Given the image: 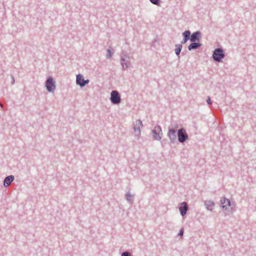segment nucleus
Returning <instances> with one entry per match:
<instances>
[{
  "instance_id": "2eb2a0df",
  "label": "nucleus",
  "mask_w": 256,
  "mask_h": 256,
  "mask_svg": "<svg viewBox=\"0 0 256 256\" xmlns=\"http://www.w3.org/2000/svg\"><path fill=\"white\" fill-rule=\"evenodd\" d=\"M84 82V78L82 74H78L76 77V84L80 88H83V84Z\"/></svg>"
},
{
  "instance_id": "20e7f679",
  "label": "nucleus",
  "mask_w": 256,
  "mask_h": 256,
  "mask_svg": "<svg viewBox=\"0 0 256 256\" xmlns=\"http://www.w3.org/2000/svg\"><path fill=\"white\" fill-rule=\"evenodd\" d=\"M46 90L49 92H53L56 88V82L52 76H48L45 82Z\"/></svg>"
},
{
  "instance_id": "9b49d317",
  "label": "nucleus",
  "mask_w": 256,
  "mask_h": 256,
  "mask_svg": "<svg viewBox=\"0 0 256 256\" xmlns=\"http://www.w3.org/2000/svg\"><path fill=\"white\" fill-rule=\"evenodd\" d=\"M14 176L13 175H10L6 176L4 180L3 184L5 187L9 186L12 182L14 180Z\"/></svg>"
},
{
  "instance_id": "b1692460",
  "label": "nucleus",
  "mask_w": 256,
  "mask_h": 256,
  "mask_svg": "<svg viewBox=\"0 0 256 256\" xmlns=\"http://www.w3.org/2000/svg\"><path fill=\"white\" fill-rule=\"evenodd\" d=\"M89 80L88 79L87 80H84V84H83V88L87 84H88L89 82Z\"/></svg>"
},
{
  "instance_id": "aec40b11",
  "label": "nucleus",
  "mask_w": 256,
  "mask_h": 256,
  "mask_svg": "<svg viewBox=\"0 0 256 256\" xmlns=\"http://www.w3.org/2000/svg\"><path fill=\"white\" fill-rule=\"evenodd\" d=\"M150 2L156 6H159L160 4V0H150Z\"/></svg>"
},
{
  "instance_id": "ddd939ff",
  "label": "nucleus",
  "mask_w": 256,
  "mask_h": 256,
  "mask_svg": "<svg viewBox=\"0 0 256 256\" xmlns=\"http://www.w3.org/2000/svg\"><path fill=\"white\" fill-rule=\"evenodd\" d=\"M182 35L184 38L180 44L182 45V44H186L188 40H190V36H189V30H185L184 32H182Z\"/></svg>"
},
{
  "instance_id": "412c9836",
  "label": "nucleus",
  "mask_w": 256,
  "mask_h": 256,
  "mask_svg": "<svg viewBox=\"0 0 256 256\" xmlns=\"http://www.w3.org/2000/svg\"><path fill=\"white\" fill-rule=\"evenodd\" d=\"M121 256H132V255L130 252L126 250L122 253Z\"/></svg>"
},
{
  "instance_id": "6e6552de",
  "label": "nucleus",
  "mask_w": 256,
  "mask_h": 256,
  "mask_svg": "<svg viewBox=\"0 0 256 256\" xmlns=\"http://www.w3.org/2000/svg\"><path fill=\"white\" fill-rule=\"evenodd\" d=\"M189 34L190 36V40L191 42H200L202 38V33L200 31H196L191 34L190 30H189Z\"/></svg>"
},
{
  "instance_id": "423d86ee",
  "label": "nucleus",
  "mask_w": 256,
  "mask_h": 256,
  "mask_svg": "<svg viewBox=\"0 0 256 256\" xmlns=\"http://www.w3.org/2000/svg\"><path fill=\"white\" fill-rule=\"evenodd\" d=\"M110 100L113 104H118L120 103V95L117 90H112L111 92Z\"/></svg>"
},
{
  "instance_id": "bb28decb",
  "label": "nucleus",
  "mask_w": 256,
  "mask_h": 256,
  "mask_svg": "<svg viewBox=\"0 0 256 256\" xmlns=\"http://www.w3.org/2000/svg\"><path fill=\"white\" fill-rule=\"evenodd\" d=\"M0 106L1 107H2V104L0 102Z\"/></svg>"
},
{
  "instance_id": "1a4fd4ad",
  "label": "nucleus",
  "mask_w": 256,
  "mask_h": 256,
  "mask_svg": "<svg viewBox=\"0 0 256 256\" xmlns=\"http://www.w3.org/2000/svg\"><path fill=\"white\" fill-rule=\"evenodd\" d=\"M142 127V121L140 120H136L134 125V130L135 135L139 136L140 135V128Z\"/></svg>"
},
{
  "instance_id": "f3484780",
  "label": "nucleus",
  "mask_w": 256,
  "mask_h": 256,
  "mask_svg": "<svg viewBox=\"0 0 256 256\" xmlns=\"http://www.w3.org/2000/svg\"><path fill=\"white\" fill-rule=\"evenodd\" d=\"M176 49H175V53L176 56L178 58H180V52L182 50V46L181 44H176L175 45Z\"/></svg>"
},
{
  "instance_id": "0eeeda50",
  "label": "nucleus",
  "mask_w": 256,
  "mask_h": 256,
  "mask_svg": "<svg viewBox=\"0 0 256 256\" xmlns=\"http://www.w3.org/2000/svg\"><path fill=\"white\" fill-rule=\"evenodd\" d=\"M167 135L171 143L174 144L176 142L177 131L175 129L169 128Z\"/></svg>"
},
{
  "instance_id": "f03ea898",
  "label": "nucleus",
  "mask_w": 256,
  "mask_h": 256,
  "mask_svg": "<svg viewBox=\"0 0 256 256\" xmlns=\"http://www.w3.org/2000/svg\"><path fill=\"white\" fill-rule=\"evenodd\" d=\"M178 140L180 143H184L188 139V136L185 128H182L177 130Z\"/></svg>"
},
{
  "instance_id": "f8f14e48",
  "label": "nucleus",
  "mask_w": 256,
  "mask_h": 256,
  "mask_svg": "<svg viewBox=\"0 0 256 256\" xmlns=\"http://www.w3.org/2000/svg\"><path fill=\"white\" fill-rule=\"evenodd\" d=\"M220 202L222 204V208L223 210H226L227 206H230L231 204L230 200L226 198L225 197L222 198Z\"/></svg>"
},
{
  "instance_id": "39448f33",
  "label": "nucleus",
  "mask_w": 256,
  "mask_h": 256,
  "mask_svg": "<svg viewBox=\"0 0 256 256\" xmlns=\"http://www.w3.org/2000/svg\"><path fill=\"white\" fill-rule=\"evenodd\" d=\"M152 136L154 140H160L162 138V132L160 126L156 125L152 130Z\"/></svg>"
},
{
  "instance_id": "6ab92c4d",
  "label": "nucleus",
  "mask_w": 256,
  "mask_h": 256,
  "mask_svg": "<svg viewBox=\"0 0 256 256\" xmlns=\"http://www.w3.org/2000/svg\"><path fill=\"white\" fill-rule=\"evenodd\" d=\"M114 54V51L112 49H110V48L107 50V54H106V58H110L112 56V55Z\"/></svg>"
},
{
  "instance_id": "a878e982",
  "label": "nucleus",
  "mask_w": 256,
  "mask_h": 256,
  "mask_svg": "<svg viewBox=\"0 0 256 256\" xmlns=\"http://www.w3.org/2000/svg\"><path fill=\"white\" fill-rule=\"evenodd\" d=\"M166 140H163L162 141V145H163V144L164 143H166Z\"/></svg>"
},
{
  "instance_id": "5701e85b",
  "label": "nucleus",
  "mask_w": 256,
  "mask_h": 256,
  "mask_svg": "<svg viewBox=\"0 0 256 256\" xmlns=\"http://www.w3.org/2000/svg\"><path fill=\"white\" fill-rule=\"evenodd\" d=\"M207 103L208 105H210L212 104V101L210 100V98L208 96L206 100Z\"/></svg>"
},
{
  "instance_id": "7ed1b4c3",
  "label": "nucleus",
  "mask_w": 256,
  "mask_h": 256,
  "mask_svg": "<svg viewBox=\"0 0 256 256\" xmlns=\"http://www.w3.org/2000/svg\"><path fill=\"white\" fill-rule=\"evenodd\" d=\"M120 64L122 70H125L130 66V57L128 54H124L120 56Z\"/></svg>"
},
{
  "instance_id": "dca6fc26",
  "label": "nucleus",
  "mask_w": 256,
  "mask_h": 256,
  "mask_svg": "<svg viewBox=\"0 0 256 256\" xmlns=\"http://www.w3.org/2000/svg\"><path fill=\"white\" fill-rule=\"evenodd\" d=\"M204 205L207 210L212 211L214 206V203L211 200H206L204 202Z\"/></svg>"
},
{
  "instance_id": "a211bd4d",
  "label": "nucleus",
  "mask_w": 256,
  "mask_h": 256,
  "mask_svg": "<svg viewBox=\"0 0 256 256\" xmlns=\"http://www.w3.org/2000/svg\"><path fill=\"white\" fill-rule=\"evenodd\" d=\"M126 199L130 204L132 203L133 202V196L131 195L130 192H128L126 194Z\"/></svg>"
},
{
  "instance_id": "4468645a",
  "label": "nucleus",
  "mask_w": 256,
  "mask_h": 256,
  "mask_svg": "<svg viewBox=\"0 0 256 256\" xmlns=\"http://www.w3.org/2000/svg\"><path fill=\"white\" fill-rule=\"evenodd\" d=\"M202 46V44L200 42H192V43L188 46V48L189 50H196Z\"/></svg>"
},
{
  "instance_id": "9d476101",
  "label": "nucleus",
  "mask_w": 256,
  "mask_h": 256,
  "mask_svg": "<svg viewBox=\"0 0 256 256\" xmlns=\"http://www.w3.org/2000/svg\"><path fill=\"white\" fill-rule=\"evenodd\" d=\"M179 210L181 216H184L186 214L188 210V206L187 203L185 202H182L179 207Z\"/></svg>"
},
{
  "instance_id": "4be33fe9",
  "label": "nucleus",
  "mask_w": 256,
  "mask_h": 256,
  "mask_svg": "<svg viewBox=\"0 0 256 256\" xmlns=\"http://www.w3.org/2000/svg\"><path fill=\"white\" fill-rule=\"evenodd\" d=\"M184 228H182L180 230L179 232H178V236H183V234H184Z\"/></svg>"
},
{
  "instance_id": "f257e3e1",
  "label": "nucleus",
  "mask_w": 256,
  "mask_h": 256,
  "mask_svg": "<svg viewBox=\"0 0 256 256\" xmlns=\"http://www.w3.org/2000/svg\"><path fill=\"white\" fill-rule=\"evenodd\" d=\"M225 54L222 48H218L213 51L212 58L216 62H220L225 57Z\"/></svg>"
},
{
  "instance_id": "393cba45",
  "label": "nucleus",
  "mask_w": 256,
  "mask_h": 256,
  "mask_svg": "<svg viewBox=\"0 0 256 256\" xmlns=\"http://www.w3.org/2000/svg\"><path fill=\"white\" fill-rule=\"evenodd\" d=\"M11 78L12 79V84H14V82H15L14 76L12 75L11 76Z\"/></svg>"
}]
</instances>
